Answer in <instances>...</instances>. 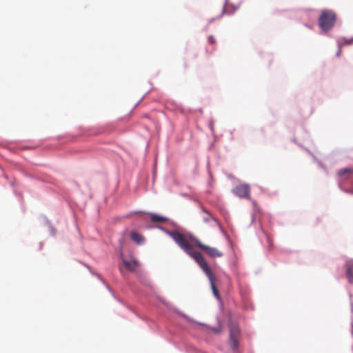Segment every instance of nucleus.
<instances>
[{
	"label": "nucleus",
	"mask_w": 353,
	"mask_h": 353,
	"mask_svg": "<svg viewBox=\"0 0 353 353\" xmlns=\"http://www.w3.org/2000/svg\"><path fill=\"white\" fill-rule=\"evenodd\" d=\"M166 232L174 242L190 257L194 259L197 263L198 261L194 258L195 254H199L203 260L205 259L201 253L197 251H193L194 244L204 251L210 257L215 258L221 257L223 256V253L217 248L203 244L194 236L186 235L177 230L167 231Z\"/></svg>",
	"instance_id": "f257e3e1"
},
{
	"label": "nucleus",
	"mask_w": 353,
	"mask_h": 353,
	"mask_svg": "<svg viewBox=\"0 0 353 353\" xmlns=\"http://www.w3.org/2000/svg\"><path fill=\"white\" fill-rule=\"evenodd\" d=\"M343 268L345 274L350 284H353V259H348L345 261Z\"/></svg>",
	"instance_id": "0eeeda50"
},
{
	"label": "nucleus",
	"mask_w": 353,
	"mask_h": 353,
	"mask_svg": "<svg viewBox=\"0 0 353 353\" xmlns=\"http://www.w3.org/2000/svg\"><path fill=\"white\" fill-rule=\"evenodd\" d=\"M131 239L137 243H141L143 241V237L137 232H132L130 234Z\"/></svg>",
	"instance_id": "f8f14e48"
},
{
	"label": "nucleus",
	"mask_w": 353,
	"mask_h": 353,
	"mask_svg": "<svg viewBox=\"0 0 353 353\" xmlns=\"http://www.w3.org/2000/svg\"><path fill=\"white\" fill-rule=\"evenodd\" d=\"M208 41L209 43H210L212 45H215L216 44V39L212 35H210V36L208 37Z\"/></svg>",
	"instance_id": "2eb2a0df"
},
{
	"label": "nucleus",
	"mask_w": 353,
	"mask_h": 353,
	"mask_svg": "<svg viewBox=\"0 0 353 353\" xmlns=\"http://www.w3.org/2000/svg\"><path fill=\"white\" fill-rule=\"evenodd\" d=\"M336 43L337 48H338V50L336 52V57L339 58L341 54V52H342L341 48L343 46V43H342L340 41V40H336Z\"/></svg>",
	"instance_id": "4468645a"
},
{
	"label": "nucleus",
	"mask_w": 353,
	"mask_h": 353,
	"mask_svg": "<svg viewBox=\"0 0 353 353\" xmlns=\"http://www.w3.org/2000/svg\"><path fill=\"white\" fill-rule=\"evenodd\" d=\"M233 193L240 198L249 199L250 196V187L248 184H241L235 187Z\"/></svg>",
	"instance_id": "20e7f679"
},
{
	"label": "nucleus",
	"mask_w": 353,
	"mask_h": 353,
	"mask_svg": "<svg viewBox=\"0 0 353 353\" xmlns=\"http://www.w3.org/2000/svg\"><path fill=\"white\" fill-rule=\"evenodd\" d=\"M350 41H351V42L352 43H353V36L352 37H350Z\"/></svg>",
	"instance_id": "6ab92c4d"
},
{
	"label": "nucleus",
	"mask_w": 353,
	"mask_h": 353,
	"mask_svg": "<svg viewBox=\"0 0 353 353\" xmlns=\"http://www.w3.org/2000/svg\"><path fill=\"white\" fill-rule=\"evenodd\" d=\"M320 28L319 34L325 35L330 38H334L337 37L331 30L334 28L335 25H318Z\"/></svg>",
	"instance_id": "6e6552de"
},
{
	"label": "nucleus",
	"mask_w": 353,
	"mask_h": 353,
	"mask_svg": "<svg viewBox=\"0 0 353 353\" xmlns=\"http://www.w3.org/2000/svg\"><path fill=\"white\" fill-rule=\"evenodd\" d=\"M351 312L353 314V302L350 301Z\"/></svg>",
	"instance_id": "f3484780"
},
{
	"label": "nucleus",
	"mask_w": 353,
	"mask_h": 353,
	"mask_svg": "<svg viewBox=\"0 0 353 353\" xmlns=\"http://www.w3.org/2000/svg\"><path fill=\"white\" fill-rule=\"evenodd\" d=\"M195 259L198 261V265L202 269V270L205 272L206 276H208L210 282L211 289L213 292L214 295L216 297V299H219L220 296L219 293V290L215 285L216 276L212 273L208 263L205 260H203L201 256L199 254H196L194 256Z\"/></svg>",
	"instance_id": "f03ea898"
},
{
	"label": "nucleus",
	"mask_w": 353,
	"mask_h": 353,
	"mask_svg": "<svg viewBox=\"0 0 353 353\" xmlns=\"http://www.w3.org/2000/svg\"><path fill=\"white\" fill-rule=\"evenodd\" d=\"M240 330L238 327L234 326L230 328V343L234 352H236L239 347L238 337Z\"/></svg>",
	"instance_id": "39448f33"
},
{
	"label": "nucleus",
	"mask_w": 353,
	"mask_h": 353,
	"mask_svg": "<svg viewBox=\"0 0 353 353\" xmlns=\"http://www.w3.org/2000/svg\"><path fill=\"white\" fill-rule=\"evenodd\" d=\"M349 297H350V299H352V293H351V292H349Z\"/></svg>",
	"instance_id": "a211bd4d"
},
{
	"label": "nucleus",
	"mask_w": 353,
	"mask_h": 353,
	"mask_svg": "<svg viewBox=\"0 0 353 353\" xmlns=\"http://www.w3.org/2000/svg\"><path fill=\"white\" fill-rule=\"evenodd\" d=\"M310 157H312L313 161L315 163H316L318 167L319 168L322 169L325 172L326 175H329V172H328L326 166L325 165V164L321 160H319L314 154H313L311 152H310Z\"/></svg>",
	"instance_id": "9d476101"
},
{
	"label": "nucleus",
	"mask_w": 353,
	"mask_h": 353,
	"mask_svg": "<svg viewBox=\"0 0 353 353\" xmlns=\"http://www.w3.org/2000/svg\"><path fill=\"white\" fill-rule=\"evenodd\" d=\"M342 23L341 19H338L336 12L333 10L323 9L318 17V25H335Z\"/></svg>",
	"instance_id": "7ed1b4c3"
},
{
	"label": "nucleus",
	"mask_w": 353,
	"mask_h": 353,
	"mask_svg": "<svg viewBox=\"0 0 353 353\" xmlns=\"http://www.w3.org/2000/svg\"><path fill=\"white\" fill-rule=\"evenodd\" d=\"M342 182L343 181L340 179H336L337 186L341 191H343V190L345 188V187H343L342 185Z\"/></svg>",
	"instance_id": "dca6fc26"
},
{
	"label": "nucleus",
	"mask_w": 353,
	"mask_h": 353,
	"mask_svg": "<svg viewBox=\"0 0 353 353\" xmlns=\"http://www.w3.org/2000/svg\"><path fill=\"white\" fill-rule=\"evenodd\" d=\"M336 40H340V41L343 43V46L344 45H351L352 44V42L350 39V38H347L345 37H336Z\"/></svg>",
	"instance_id": "ddd939ff"
},
{
	"label": "nucleus",
	"mask_w": 353,
	"mask_h": 353,
	"mask_svg": "<svg viewBox=\"0 0 353 353\" xmlns=\"http://www.w3.org/2000/svg\"><path fill=\"white\" fill-rule=\"evenodd\" d=\"M151 221L154 223H163L167 221V218L155 214H150Z\"/></svg>",
	"instance_id": "9b49d317"
},
{
	"label": "nucleus",
	"mask_w": 353,
	"mask_h": 353,
	"mask_svg": "<svg viewBox=\"0 0 353 353\" xmlns=\"http://www.w3.org/2000/svg\"><path fill=\"white\" fill-rule=\"evenodd\" d=\"M352 328L353 329V323H351Z\"/></svg>",
	"instance_id": "aec40b11"
},
{
	"label": "nucleus",
	"mask_w": 353,
	"mask_h": 353,
	"mask_svg": "<svg viewBox=\"0 0 353 353\" xmlns=\"http://www.w3.org/2000/svg\"><path fill=\"white\" fill-rule=\"evenodd\" d=\"M353 174V168L345 167L339 169L336 171V175L338 179H340L342 181H347L350 180V174Z\"/></svg>",
	"instance_id": "423d86ee"
},
{
	"label": "nucleus",
	"mask_w": 353,
	"mask_h": 353,
	"mask_svg": "<svg viewBox=\"0 0 353 353\" xmlns=\"http://www.w3.org/2000/svg\"><path fill=\"white\" fill-rule=\"evenodd\" d=\"M123 263L125 268L130 272L135 271L136 268L139 265L137 261H136L135 259H132V261H126L123 259Z\"/></svg>",
	"instance_id": "1a4fd4ad"
}]
</instances>
